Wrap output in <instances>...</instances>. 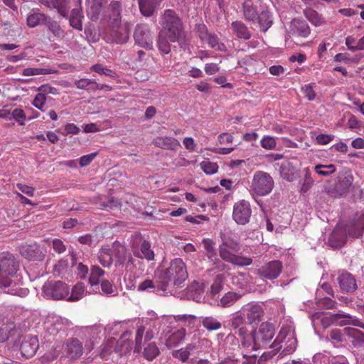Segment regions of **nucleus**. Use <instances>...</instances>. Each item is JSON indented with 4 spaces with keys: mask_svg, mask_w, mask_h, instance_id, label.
<instances>
[{
    "mask_svg": "<svg viewBox=\"0 0 364 364\" xmlns=\"http://www.w3.org/2000/svg\"><path fill=\"white\" fill-rule=\"evenodd\" d=\"M19 266V262L10 252L0 253V289L10 295L24 297L29 290L18 287V283L14 280Z\"/></svg>",
    "mask_w": 364,
    "mask_h": 364,
    "instance_id": "obj_1",
    "label": "nucleus"
},
{
    "mask_svg": "<svg viewBox=\"0 0 364 364\" xmlns=\"http://www.w3.org/2000/svg\"><path fill=\"white\" fill-rule=\"evenodd\" d=\"M122 5L119 1H112L107 8V31L106 37L108 41L117 44H123L129 38L131 24L124 22L122 24Z\"/></svg>",
    "mask_w": 364,
    "mask_h": 364,
    "instance_id": "obj_2",
    "label": "nucleus"
},
{
    "mask_svg": "<svg viewBox=\"0 0 364 364\" xmlns=\"http://www.w3.org/2000/svg\"><path fill=\"white\" fill-rule=\"evenodd\" d=\"M159 276L161 283L159 287L164 292L172 293L173 289L180 287L188 277L186 265L181 258H174Z\"/></svg>",
    "mask_w": 364,
    "mask_h": 364,
    "instance_id": "obj_3",
    "label": "nucleus"
},
{
    "mask_svg": "<svg viewBox=\"0 0 364 364\" xmlns=\"http://www.w3.org/2000/svg\"><path fill=\"white\" fill-rule=\"evenodd\" d=\"M161 31L171 42H178L181 45L186 38V31L181 18L177 12L171 9H165L160 17Z\"/></svg>",
    "mask_w": 364,
    "mask_h": 364,
    "instance_id": "obj_4",
    "label": "nucleus"
},
{
    "mask_svg": "<svg viewBox=\"0 0 364 364\" xmlns=\"http://www.w3.org/2000/svg\"><path fill=\"white\" fill-rule=\"evenodd\" d=\"M274 336L275 328L272 323H261L257 328L253 331V350L268 345Z\"/></svg>",
    "mask_w": 364,
    "mask_h": 364,
    "instance_id": "obj_5",
    "label": "nucleus"
},
{
    "mask_svg": "<svg viewBox=\"0 0 364 364\" xmlns=\"http://www.w3.org/2000/svg\"><path fill=\"white\" fill-rule=\"evenodd\" d=\"M274 186L272 177L267 172L258 171L253 176L252 190L259 196H265L269 193Z\"/></svg>",
    "mask_w": 364,
    "mask_h": 364,
    "instance_id": "obj_6",
    "label": "nucleus"
},
{
    "mask_svg": "<svg viewBox=\"0 0 364 364\" xmlns=\"http://www.w3.org/2000/svg\"><path fill=\"white\" fill-rule=\"evenodd\" d=\"M43 291L47 298L61 299L69 295V287L62 281H48L43 287Z\"/></svg>",
    "mask_w": 364,
    "mask_h": 364,
    "instance_id": "obj_7",
    "label": "nucleus"
},
{
    "mask_svg": "<svg viewBox=\"0 0 364 364\" xmlns=\"http://www.w3.org/2000/svg\"><path fill=\"white\" fill-rule=\"evenodd\" d=\"M252 215V209L250 203L241 200L235 203L232 210V218L238 225H246L249 223Z\"/></svg>",
    "mask_w": 364,
    "mask_h": 364,
    "instance_id": "obj_8",
    "label": "nucleus"
},
{
    "mask_svg": "<svg viewBox=\"0 0 364 364\" xmlns=\"http://www.w3.org/2000/svg\"><path fill=\"white\" fill-rule=\"evenodd\" d=\"M353 176L350 172H344L338 176V180L334 186V190L328 191L327 193L332 197H338L347 193L353 183Z\"/></svg>",
    "mask_w": 364,
    "mask_h": 364,
    "instance_id": "obj_9",
    "label": "nucleus"
},
{
    "mask_svg": "<svg viewBox=\"0 0 364 364\" xmlns=\"http://www.w3.org/2000/svg\"><path fill=\"white\" fill-rule=\"evenodd\" d=\"M282 269V262L280 260L274 259L262 265L257 272L260 277L273 280L280 275Z\"/></svg>",
    "mask_w": 364,
    "mask_h": 364,
    "instance_id": "obj_10",
    "label": "nucleus"
},
{
    "mask_svg": "<svg viewBox=\"0 0 364 364\" xmlns=\"http://www.w3.org/2000/svg\"><path fill=\"white\" fill-rule=\"evenodd\" d=\"M219 255L223 261L238 267L249 266L252 264V259L234 254L231 250L219 247Z\"/></svg>",
    "mask_w": 364,
    "mask_h": 364,
    "instance_id": "obj_11",
    "label": "nucleus"
},
{
    "mask_svg": "<svg viewBox=\"0 0 364 364\" xmlns=\"http://www.w3.org/2000/svg\"><path fill=\"white\" fill-rule=\"evenodd\" d=\"M134 39L136 43L142 48L152 49L153 39L147 25L142 23L136 25L134 31Z\"/></svg>",
    "mask_w": 364,
    "mask_h": 364,
    "instance_id": "obj_12",
    "label": "nucleus"
},
{
    "mask_svg": "<svg viewBox=\"0 0 364 364\" xmlns=\"http://www.w3.org/2000/svg\"><path fill=\"white\" fill-rule=\"evenodd\" d=\"M135 242L140 245L139 248H137L136 244L133 245L132 250L136 257L147 260H153L154 259L155 255L154 251L151 249L150 242L144 240L142 236H139L136 239Z\"/></svg>",
    "mask_w": 364,
    "mask_h": 364,
    "instance_id": "obj_13",
    "label": "nucleus"
},
{
    "mask_svg": "<svg viewBox=\"0 0 364 364\" xmlns=\"http://www.w3.org/2000/svg\"><path fill=\"white\" fill-rule=\"evenodd\" d=\"M19 251L21 256L28 260H42L45 257L43 249L37 243L23 244Z\"/></svg>",
    "mask_w": 364,
    "mask_h": 364,
    "instance_id": "obj_14",
    "label": "nucleus"
},
{
    "mask_svg": "<svg viewBox=\"0 0 364 364\" xmlns=\"http://www.w3.org/2000/svg\"><path fill=\"white\" fill-rule=\"evenodd\" d=\"M154 338V332L151 328H146L144 326H139L135 333L134 353H139L144 342Z\"/></svg>",
    "mask_w": 364,
    "mask_h": 364,
    "instance_id": "obj_15",
    "label": "nucleus"
},
{
    "mask_svg": "<svg viewBox=\"0 0 364 364\" xmlns=\"http://www.w3.org/2000/svg\"><path fill=\"white\" fill-rule=\"evenodd\" d=\"M242 309V312L245 315L247 323L249 324L260 322L264 316L262 306L257 304H249L243 306Z\"/></svg>",
    "mask_w": 364,
    "mask_h": 364,
    "instance_id": "obj_16",
    "label": "nucleus"
},
{
    "mask_svg": "<svg viewBox=\"0 0 364 364\" xmlns=\"http://www.w3.org/2000/svg\"><path fill=\"white\" fill-rule=\"evenodd\" d=\"M286 336L284 331H279L277 336L274 341L273 342L271 348H272L269 351L264 352L262 353L258 359V364H264L267 360L272 358L277 354L279 350L282 348V342L285 338Z\"/></svg>",
    "mask_w": 364,
    "mask_h": 364,
    "instance_id": "obj_17",
    "label": "nucleus"
},
{
    "mask_svg": "<svg viewBox=\"0 0 364 364\" xmlns=\"http://www.w3.org/2000/svg\"><path fill=\"white\" fill-rule=\"evenodd\" d=\"M332 319L334 321L335 325L338 326H347V325H353L356 326L358 328L364 329V323L361 321L360 319L356 318L351 316L349 314L345 313H337L332 314Z\"/></svg>",
    "mask_w": 364,
    "mask_h": 364,
    "instance_id": "obj_18",
    "label": "nucleus"
},
{
    "mask_svg": "<svg viewBox=\"0 0 364 364\" xmlns=\"http://www.w3.org/2000/svg\"><path fill=\"white\" fill-rule=\"evenodd\" d=\"M152 143L164 150L176 151L181 146L177 139L168 136H159L153 139Z\"/></svg>",
    "mask_w": 364,
    "mask_h": 364,
    "instance_id": "obj_19",
    "label": "nucleus"
},
{
    "mask_svg": "<svg viewBox=\"0 0 364 364\" xmlns=\"http://www.w3.org/2000/svg\"><path fill=\"white\" fill-rule=\"evenodd\" d=\"M200 38L202 41L207 42L213 48L218 50H224L225 48V45L220 43L217 34L208 32L204 25L200 28Z\"/></svg>",
    "mask_w": 364,
    "mask_h": 364,
    "instance_id": "obj_20",
    "label": "nucleus"
},
{
    "mask_svg": "<svg viewBox=\"0 0 364 364\" xmlns=\"http://www.w3.org/2000/svg\"><path fill=\"white\" fill-rule=\"evenodd\" d=\"M289 32L301 38H307L311 33V28L305 21L293 19L290 22Z\"/></svg>",
    "mask_w": 364,
    "mask_h": 364,
    "instance_id": "obj_21",
    "label": "nucleus"
},
{
    "mask_svg": "<svg viewBox=\"0 0 364 364\" xmlns=\"http://www.w3.org/2000/svg\"><path fill=\"white\" fill-rule=\"evenodd\" d=\"M279 331H284L286 336L282 342L283 349L278 355L279 358H283L294 352L296 348L297 340L292 335L289 334L287 330L282 329Z\"/></svg>",
    "mask_w": 364,
    "mask_h": 364,
    "instance_id": "obj_22",
    "label": "nucleus"
},
{
    "mask_svg": "<svg viewBox=\"0 0 364 364\" xmlns=\"http://www.w3.org/2000/svg\"><path fill=\"white\" fill-rule=\"evenodd\" d=\"M338 281L341 289L344 291L353 292L358 289V284L355 277L348 272L341 274L338 277Z\"/></svg>",
    "mask_w": 364,
    "mask_h": 364,
    "instance_id": "obj_23",
    "label": "nucleus"
},
{
    "mask_svg": "<svg viewBox=\"0 0 364 364\" xmlns=\"http://www.w3.org/2000/svg\"><path fill=\"white\" fill-rule=\"evenodd\" d=\"M48 8H53L63 16H67L69 11V0H38Z\"/></svg>",
    "mask_w": 364,
    "mask_h": 364,
    "instance_id": "obj_24",
    "label": "nucleus"
},
{
    "mask_svg": "<svg viewBox=\"0 0 364 364\" xmlns=\"http://www.w3.org/2000/svg\"><path fill=\"white\" fill-rule=\"evenodd\" d=\"M39 347L38 340L36 337H31L22 341L20 349L21 354L26 358L33 356Z\"/></svg>",
    "mask_w": 364,
    "mask_h": 364,
    "instance_id": "obj_25",
    "label": "nucleus"
},
{
    "mask_svg": "<svg viewBox=\"0 0 364 364\" xmlns=\"http://www.w3.org/2000/svg\"><path fill=\"white\" fill-rule=\"evenodd\" d=\"M364 231V215H360L357 220L349 223L346 227V233L352 238H358Z\"/></svg>",
    "mask_w": 364,
    "mask_h": 364,
    "instance_id": "obj_26",
    "label": "nucleus"
},
{
    "mask_svg": "<svg viewBox=\"0 0 364 364\" xmlns=\"http://www.w3.org/2000/svg\"><path fill=\"white\" fill-rule=\"evenodd\" d=\"M116 253V264L122 265L127 260L128 262L132 263V256L127 253L125 247L122 246L119 242L113 244V254Z\"/></svg>",
    "mask_w": 364,
    "mask_h": 364,
    "instance_id": "obj_27",
    "label": "nucleus"
},
{
    "mask_svg": "<svg viewBox=\"0 0 364 364\" xmlns=\"http://www.w3.org/2000/svg\"><path fill=\"white\" fill-rule=\"evenodd\" d=\"M235 334L237 335L242 347L247 348L252 347L253 349V332L250 336L246 325L235 331Z\"/></svg>",
    "mask_w": 364,
    "mask_h": 364,
    "instance_id": "obj_28",
    "label": "nucleus"
},
{
    "mask_svg": "<svg viewBox=\"0 0 364 364\" xmlns=\"http://www.w3.org/2000/svg\"><path fill=\"white\" fill-rule=\"evenodd\" d=\"M231 28L238 38L248 40L251 38L252 34L245 23L242 21H233L231 23Z\"/></svg>",
    "mask_w": 364,
    "mask_h": 364,
    "instance_id": "obj_29",
    "label": "nucleus"
},
{
    "mask_svg": "<svg viewBox=\"0 0 364 364\" xmlns=\"http://www.w3.org/2000/svg\"><path fill=\"white\" fill-rule=\"evenodd\" d=\"M161 283L160 276L159 275L157 279L154 281L150 279H146L139 284L137 290L140 291H149L156 293L164 292V290H161L159 287V284Z\"/></svg>",
    "mask_w": 364,
    "mask_h": 364,
    "instance_id": "obj_30",
    "label": "nucleus"
},
{
    "mask_svg": "<svg viewBox=\"0 0 364 364\" xmlns=\"http://www.w3.org/2000/svg\"><path fill=\"white\" fill-rule=\"evenodd\" d=\"M161 0H138L140 11L146 16H151Z\"/></svg>",
    "mask_w": 364,
    "mask_h": 364,
    "instance_id": "obj_31",
    "label": "nucleus"
},
{
    "mask_svg": "<svg viewBox=\"0 0 364 364\" xmlns=\"http://www.w3.org/2000/svg\"><path fill=\"white\" fill-rule=\"evenodd\" d=\"M68 354L71 358H77L83 354V346L77 338H71L68 343Z\"/></svg>",
    "mask_w": 364,
    "mask_h": 364,
    "instance_id": "obj_32",
    "label": "nucleus"
},
{
    "mask_svg": "<svg viewBox=\"0 0 364 364\" xmlns=\"http://www.w3.org/2000/svg\"><path fill=\"white\" fill-rule=\"evenodd\" d=\"M280 173L283 178L293 181L297 174V169L293 166L292 162L286 161L281 166Z\"/></svg>",
    "mask_w": 364,
    "mask_h": 364,
    "instance_id": "obj_33",
    "label": "nucleus"
},
{
    "mask_svg": "<svg viewBox=\"0 0 364 364\" xmlns=\"http://www.w3.org/2000/svg\"><path fill=\"white\" fill-rule=\"evenodd\" d=\"M242 11L246 21H255L257 20L258 13L252 0H245L244 1Z\"/></svg>",
    "mask_w": 364,
    "mask_h": 364,
    "instance_id": "obj_34",
    "label": "nucleus"
},
{
    "mask_svg": "<svg viewBox=\"0 0 364 364\" xmlns=\"http://www.w3.org/2000/svg\"><path fill=\"white\" fill-rule=\"evenodd\" d=\"M98 261L105 267H109L113 263V251L107 247H103L98 252Z\"/></svg>",
    "mask_w": 364,
    "mask_h": 364,
    "instance_id": "obj_35",
    "label": "nucleus"
},
{
    "mask_svg": "<svg viewBox=\"0 0 364 364\" xmlns=\"http://www.w3.org/2000/svg\"><path fill=\"white\" fill-rule=\"evenodd\" d=\"M83 14L80 8H75L71 11L69 23L73 28L82 31L83 28L82 19Z\"/></svg>",
    "mask_w": 364,
    "mask_h": 364,
    "instance_id": "obj_36",
    "label": "nucleus"
},
{
    "mask_svg": "<svg viewBox=\"0 0 364 364\" xmlns=\"http://www.w3.org/2000/svg\"><path fill=\"white\" fill-rule=\"evenodd\" d=\"M47 16L44 14L34 12L27 16V24L30 28H36V26L43 24L45 25Z\"/></svg>",
    "mask_w": 364,
    "mask_h": 364,
    "instance_id": "obj_37",
    "label": "nucleus"
},
{
    "mask_svg": "<svg viewBox=\"0 0 364 364\" xmlns=\"http://www.w3.org/2000/svg\"><path fill=\"white\" fill-rule=\"evenodd\" d=\"M304 14L306 18L314 26H321L325 23L322 16L312 8H306Z\"/></svg>",
    "mask_w": 364,
    "mask_h": 364,
    "instance_id": "obj_38",
    "label": "nucleus"
},
{
    "mask_svg": "<svg viewBox=\"0 0 364 364\" xmlns=\"http://www.w3.org/2000/svg\"><path fill=\"white\" fill-rule=\"evenodd\" d=\"M169 38L162 31H159L157 39V47L159 51L164 54H168L171 50V46Z\"/></svg>",
    "mask_w": 364,
    "mask_h": 364,
    "instance_id": "obj_39",
    "label": "nucleus"
},
{
    "mask_svg": "<svg viewBox=\"0 0 364 364\" xmlns=\"http://www.w3.org/2000/svg\"><path fill=\"white\" fill-rule=\"evenodd\" d=\"M200 323L204 328L208 331H216L221 328L222 324L215 317H201Z\"/></svg>",
    "mask_w": 364,
    "mask_h": 364,
    "instance_id": "obj_40",
    "label": "nucleus"
},
{
    "mask_svg": "<svg viewBox=\"0 0 364 364\" xmlns=\"http://www.w3.org/2000/svg\"><path fill=\"white\" fill-rule=\"evenodd\" d=\"M203 247L205 250V256L211 262L217 257V251L215 248V242L210 239H203L202 240Z\"/></svg>",
    "mask_w": 364,
    "mask_h": 364,
    "instance_id": "obj_41",
    "label": "nucleus"
},
{
    "mask_svg": "<svg viewBox=\"0 0 364 364\" xmlns=\"http://www.w3.org/2000/svg\"><path fill=\"white\" fill-rule=\"evenodd\" d=\"M186 331L184 328H181L173 332L167 340V346L172 347L178 345L179 342L186 338Z\"/></svg>",
    "mask_w": 364,
    "mask_h": 364,
    "instance_id": "obj_42",
    "label": "nucleus"
},
{
    "mask_svg": "<svg viewBox=\"0 0 364 364\" xmlns=\"http://www.w3.org/2000/svg\"><path fill=\"white\" fill-rule=\"evenodd\" d=\"M257 19L263 32H266L272 24V15L269 11H262L260 15H257Z\"/></svg>",
    "mask_w": 364,
    "mask_h": 364,
    "instance_id": "obj_43",
    "label": "nucleus"
},
{
    "mask_svg": "<svg viewBox=\"0 0 364 364\" xmlns=\"http://www.w3.org/2000/svg\"><path fill=\"white\" fill-rule=\"evenodd\" d=\"M245 323L246 317L244 312H242V309L240 311L237 312L232 317V319L230 321V326L235 331L238 330L240 328H242V326H245Z\"/></svg>",
    "mask_w": 364,
    "mask_h": 364,
    "instance_id": "obj_44",
    "label": "nucleus"
},
{
    "mask_svg": "<svg viewBox=\"0 0 364 364\" xmlns=\"http://www.w3.org/2000/svg\"><path fill=\"white\" fill-rule=\"evenodd\" d=\"M242 297L239 293L234 291H228L220 299V305L223 307H229L234 304L238 299Z\"/></svg>",
    "mask_w": 364,
    "mask_h": 364,
    "instance_id": "obj_45",
    "label": "nucleus"
},
{
    "mask_svg": "<svg viewBox=\"0 0 364 364\" xmlns=\"http://www.w3.org/2000/svg\"><path fill=\"white\" fill-rule=\"evenodd\" d=\"M105 272L99 266L93 265L90 268L89 282L90 285H97L100 282L101 277L104 276Z\"/></svg>",
    "mask_w": 364,
    "mask_h": 364,
    "instance_id": "obj_46",
    "label": "nucleus"
},
{
    "mask_svg": "<svg viewBox=\"0 0 364 364\" xmlns=\"http://www.w3.org/2000/svg\"><path fill=\"white\" fill-rule=\"evenodd\" d=\"M160 353L159 349L155 343H151L146 346L142 352L143 356L146 358L147 360L151 361Z\"/></svg>",
    "mask_w": 364,
    "mask_h": 364,
    "instance_id": "obj_47",
    "label": "nucleus"
},
{
    "mask_svg": "<svg viewBox=\"0 0 364 364\" xmlns=\"http://www.w3.org/2000/svg\"><path fill=\"white\" fill-rule=\"evenodd\" d=\"M75 87L79 89L97 90H98L99 84L94 80L80 79L75 81Z\"/></svg>",
    "mask_w": 364,
    "mask_h": 364,
    "instance_id": "obj_48",
    "label": "nucleus"
},
{
    "mask_svg": "<svg viewBox=\"0 0 364 364\" xmlns=\"http://www.w3.org/2000/svg\"><path fill=\"white\" fill-rule=\"evenodd\" d=\"M48 29L52 32L54 36L56 37H62L63 35V31L60 27V24L53 21L52 18L49 16H47V20L46 21V24Z\"/></svg>",
    "mask_w": 364,
    "mask_h": 364,
    "instance_id": "obj_49",
    "label": "nucleus"
},
{
    "mask_svg": "<svg viewBox=\"0 0 364 364\" xmlns=\"http://www.w3.org/2000/svg\"><path fill=\"white\" fill-rule=\"evenodd\" d=\"M314 169L318 175L325 177L333 174L336 171V167L333 164L330 165H321V164H319L315 166Z\"/></svg>",
    "mask_w": 364,
    "mask_h": 364,
    "instance_id": "obj_50",
    "label": "nucleus"
},
{
    "mask_svg": "<svg viewBox=\"0 0 364 364\" xmlns=\"http://www.w3.org/2000/svg\"><path fill=\"white\" fill-rule=\"evenodd\" d=\"M225 277L223 274H217L210 287V291L213 295H217L223 287Z\"/></svg>",
    "mask_w": 364,
    "mask_h": 364,
    "instance_id": "obj_51",
    "label": "nucleus"
},
{
    "mask_svg": "<svg viewBox=\"0 0 364 364\" xmlns=\"http://www.w3.org/2000/svg\"><path fill=\"white\" fill-rule=\"evenodd\" d=\"M58 71L55 69L48 68H26L23 71L24 76H33V75H46L55 73Z\"/></svg>",
    "mask_w": 364,
    "mask_h": 364,
    "instance_id": "obj_52",
    "label": "nucleus"
},
{
    "mask_svg": "<svg viewBox=\"0 0 364 364\" xmlns=\"http://www.w3.org/2000/svg\"><path fill=\"white\" fill-rule=\"evenodd\" d=\"M175 320L176 321H181L184 323L188 328H194L195 323L196 321V316L190 314H179L175 316Z\"/></svg>",
    "mask_w": 364,
    "mask_h": 364,
    "instance_id": "obj_53",
    "label": "nucleus"
},
{
    "mask_svg": "<svg viewBox=\"0 0 364 364\" xmlns=\"http://www.w3.org/2000/svg\"><path fill=\"white\" fill-rule=\"evenodd\" d=\"M324 313L322 312H316L312 315V319L320 320L321 323L323 325V327L326 328L328 326L334 324L335 321L332 319V314L329 316H324Z\"/></svg>",
    "mask_w": 364,
    "mask_h": 364,
    "instance_id": "obj_54",
    "label": "nucleus"
},
{
    "mask_svg": "<svg viewBox=\"0 0 364 364\" xmlns=\"http://www.w3.org/2000/svg\"><path fill=\"white\" fill-rule=\"evenodd\" d=\"M84 290L85 289L82 284H75V286L73 288L71 294L68 296V300L70 301H75L80 299L83 297Z\"/></svg>",
    "mask_w": 364,
    "mask_h": 364,
    "instance_id": "obj_55",
    "label": "nucleus"
},
{
    "mask_svg": "<svg viewBox=\"0 0 364 364\" xmlns=\"http://www.w3.org/2000/svg\"><path fill=\"white\" fill-rule=\"evenodd\" d=\"M316 304L321 309H331L336 306V301L331 298L323 297L317 299Z\"/></svg>",
    "mask_w": 364,
    "mask_h": 364,
    "instance_id": "obj_56",
    "label": "nucleus"
},
{
    "mask_svg": "<svg viewBox=\"0 0 364 364\" xmlns=\"http://www.w3.org/2000/svg\"><path fill=\"white\" fill-rule=\"evenodd\" d=\"M218 166L217 163L211 162L210 161H203L200 162V168L202 171L208 175L214 174L217 173Z\"/></svg>",
    "mask_w": 364,
    "mask_h": 364,
    "instance_id": "obj_57",
    "label": "nucleus"
},
{
    "mask_svg": "<svg viewBox=\"0 0 364 364\" xmlns=\"http://www.w3.org/2000/svg\"><path fill=\"white\" fill-rule=\"evenodd\" d=\"M90 70L93 72L98 73L100 74H105L106 76L111 77L112 78H115L117 77L116 73L113 70L108 69L107 68H104L101 64H95L91 66Z\"/></svg>",
    "mask_w": 364,
    "mask_h": 364,
    "instance_id": "obj_58",
    "label": "nucleus"
},
{
    "mask_svg": "<svg viewBox=\"0 0 364 364\" xmlns=\"http://www.w3.org/2000/svg\"><path fill=\"white\" fill-rule=\"evenodd\" d=\"M68 267V262L66 259H60L53 266V272L55 275L62 276Z\"/></svg>",
    "mask_w": 364,
    "mask_h": 364,
    "instance_id": "obj_59",
    "label": "nucleus"
},
{
    "mask_svg": "<svg viewBox=\"0 0 364 364\" xmlns=\"http://www.w3.org/2000/svg\"><path fill=\"white\" fill-rule=\"evenodd\" d=\"M260 144L263 149L267 150L274 149L276 146L275 138L270 136H265L260 141Z\"/></svg>",
    "mask_w": 364,
    "mask_h": 364,
    "instance_id": "obj_60",
    "label": "nucleus"
},
{
    "mask_svg": "<svg viewBox=\"0 0 364 364\" xmlns=\"http://www.w3.org/2000/svg\"><path fill=\"white\" fill-rule=\"evenodd\" d=\"M46 102V96L43 93H38L36 95L32 102V105L35 106L37 109L41 111H45L43 109V106L45 105Z\"/></svg>",
    "mask_w": 364,
    "mask_h": 364,
    "instance_id": "obj_61",
    "label": "nucleus"
},
{
    "mask_svg": "<svg viewBox=\"0 0 364 364\" xmlns=\"http://www.w3.org/2000/svg\"><path fill=\"white\" fill-rule=\"evenodd\" d=\"M14 118L21 126L25 125L26 114L23 109H16L11 113V118Z\"/></svg>",
    "mask_w": 364,
    "mask_h": 364,
    "instance_id": "obj_62",
    "label": "nucleus"
},
{
    "mask_svg": "<svg viewBox=\"0 0 364 364\" xmlns=\"http://www.w3.org/2000/svg\"><path fill=\"white\" fill-rule=\"evenodd\" d=\"M14 328L15 326L13 323L0 328V342L7 341L10 336V331Z\"/></svg>",
    "mask_w": 364,
    "mask_h": 364,
    "instance_id": "obj_63",
    "label": "nucleus"
},
{
    "mask_svg": "<svg viewBox=\"0 0 364 364\" xmlns=\"http://www.w3.org/2000/svg\"><path fill=\"white\" fill-rule=\"evenodd\" d=\"M314 183L313 178L311 176L310 172H306L304 176V181L301 187V193H306L309 191Z\"/></svg>",
    "mask_w": 364,
    "mask_h": 364,
    "instance_id": "obj_64",
    "label": "nucleus"
}]
</instances>
